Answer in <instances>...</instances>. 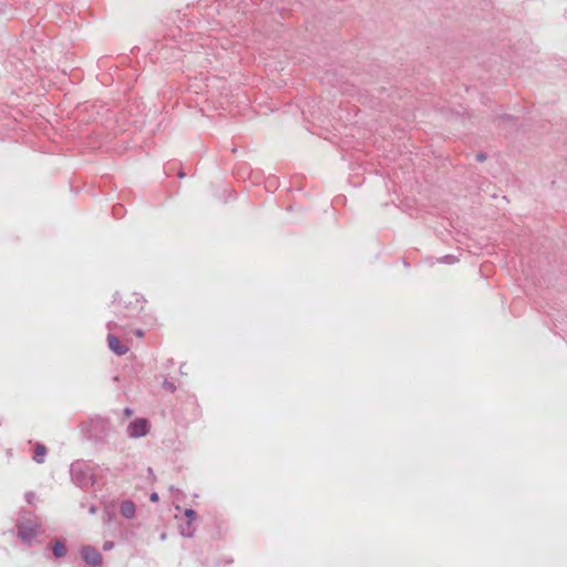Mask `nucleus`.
I'll use <instances>...</instances> for the list:
<instances>
[{
  "mask_svg": "<svg viewBox=\"0 0 567 567\" xmlns=\"http://www.w3.org/2000/svg\"><path fill=\"white\" fill-rule=\"evenodd\" d=\"M148 421L146 419H136L127 426V434L130 437H142L148 432Z\"/></svg>",
  "mask_w": 567,
  "mask_h": 567,
  "instance_id": "7ed1b4c3",
  "label": "nucleus"
},
{
  "mask_svg": "<svg viewBox=\"0 0 567 567\" xmlns=\"http://www.w3.org/2000/svg\"><path fill=\"white\" fill-rule=\"evenodd\" d=\"M81 555L84 561L91 566H100L102 564L101 554L92 546H83Z\"/></svg>",
  "mask_w": 567,
  "mask_h": 567,
  "instance_id": "20e7f679",
  "label": "nucleus"
},
{
  "mask_svg": "<svg viewBox=\"0 0 567 567\" xmlns=\"http://www.w3.org/2000/svg\"><path fill=\"white\" fill-rule=\"evenodd\" d=\"M137 312V306H135L133 309L130 310L127 315H124V318H131Z\"/></svg>",
  "mask_w": 567,
  "mask_h": 567,
  "instance_id": "f8f14e48",
  "label": "nucleus"
},
{
  "mask_svg": "<svg viewBox=\"0 0 567 567\" xmlns=\"http://www.w3.org/2000/svg\"><path fill=\"white\" fill-rule=\"evenodd\" d=\"M179 532L184 537H192L195 533L194 523L188 519L179 525Z\"/></svg>",
  "mask_w": 567,
  "mask_h": 567,
  "instance_id": "423d86ee",
  "label": "nucleus"
},
{
  "mask_svg": "<svg viewBox=\"0 0 567 567\" xmlns=\"http://www.w3.org/2000/svg\"><path fill=\"white\" fill-rule=\"evenodd\" d=\"M185 516H186V518H187L189 522H193V523H194V520H195V519H196V517H197L196 512H195L194 509H190V508H188V509H186V511H185Z\"/></svg>",
  "mask_w": 567,
  "mask_h": 567,
  "instance_id": "1a4fd4ad",
  "label": "nucleus"
},
{
  "mask_svg": "<svg viewBox=\"0 0 567 567\" xmlns=\"http://www.w3.org/2000/svg\"><path fill=\"white\" fill-rule=\"evenodd\" d=\"M45 454H47L45 446L43 444H37L35 449H34L33 460L37 463L41 464L44 462Z\"/></svg>",
  "mask_w": 567,
  "mask_h": 567,
  "instance_id": "0eeeda50",
  "label": "nucleus"
},
{
  "mask_svg": "<svg viewBox=\"0 0 567 567\" xmlns=\"http://www.w3.org/2000/svg\"><path fill=\"white\" fill-rule=\"evenodd\" d=\"M114 547V543L111 542V540H106L104 544H103V549L104 550H110Z\"/></svg>",
  "mask_w": 567,
  "mask_h": 567,
  "instance_id": "9b49d317",
  "label": "nucleus"
},
{
  "mask_svg": "<svg viewBox=\"0 0 567 567\" xmlns=\"http://www.w3.org/2000/svg\"><path fill=\"white\" fill-rule=\"evenodd\" d=\"M120 511L125 518L131 519L135 516L136 507L132 501H124L121 504Z\"/></svg>",
  "mask_w": 567,
  "mask_h": 567,
  "instance_id": "39448f33",
  "label": "nucleus"
},
{
  "mask_svg": "<svg viewBox=\"0 0 567 567\" xmlns=\"http://www.w3.org/2000/svg\"><path fill=\"white\" fill-rule=\"evenodd\" d=\"M124 414H125L126 416H131V415L133 414V410H132L131 408H125V409H124Z\"/></svg>",
  "mask_w": 567,
  "mask_h": 567,
  "instance_id": "4468645a",
  "label": "nucleus"
},
{
  "mask_svg": "<svg viewBox=\"0 0 567 567\" xmlns=\"http://www.w3.org/2000/svg\"><path fill=\"white\" fill-rule=\"evenodd\" d=\"M124 319L118 318L117 321L111 320L106 327L109 330L107 343L111 351L117 355H124L128 352L130 348L126 343L120 341V338H126L128 334L127 323H123Z\"/></svg>",
  "mask_w": 567,
  "mask_h": 567,
  "instance_id": "f257e3e1",
  "label": "nucleus"
},
{
  "mask_svg": "<svg viewBox=\"0 0 567 567\" xmlns=\"http://www.w3.org/2000/svg\"><path fill=\"white\" fill-rule=\"evenodd\" d=\"M134 333H135L138 338H142V337L144 336L143 330H141V329L135 330V331H134Z\"/></svg>",
  "mask_w": 567,
  "mask_h": 567,
  "instance_id": "dca6fc26",
  "label": "nucleus"
},
{
  "mask_svg": "<svg viewBox=\"0 0 567 567\" xmlns=\"http://www.w3.org/2000/svg\"><path fill=\"white\" fill-rule=\"evenodd\" d=\"M95 512H96L95 507H94V506H92V507L90 508V513H91V514H95Z\"/></svg>",
  "mask_w": 567,
  "mask_h": 567,
  "instance_id": "a211bd4d",
  "label": "nucleus"
},
{
  "mask_svg": "<svg viewBox=\"0 0 567 567\" xmlns=\"http://www.w3.org/2000/svg\"><path fill=\"white\" fill-rule=\"evenodd\" d=\"M33 496H34V495H33V493H28V494L25 495L27 501H28L29 503H31V499H32V497H33Z\"/></svg>",
  "mask_w": 567,
  "mask_h": 567,
  "instance_id": "f3484780",
  "label": "nucleus"
},
{
  "mask_svg": "<svg viewBox=\"0 0 567 567\" xmlns=\"http://www.w3.org/2000/svg\"><path fill=\"white\" fill-rule=\"evenodd\" d=\"M455 260H456V259H455V257H454V256H452V255H446V256H444V257L442 258V261H443V262H449V264H452V262H454Z\"/></svg>",
  "mask_w": 567,
  "mask_h": 567,
  "instance_id": "9d476101",
  "label": "nucleus"
},
{
  "mask_svg": "<svg viewBox=\"0 0 567 567\" xmlns=\"http://www.w3.org/2000/svg\"><path fill=\"white\" fill-rule=\"evenodd\" d=\"M150 499H151L152 502H157V501H158V495H157V493H152V494H151V496H150Z\"/></svg>",
  "mask_w": 567,
  "mask_h": 567,
  "instance_id": "2eb2a0df",
  "label": "nucleus"
},
{
  "mask_svg": "<svg viewBox=\"0 0 567 567\" xmlns=\"http://www.w3.org/2000/svg\"><path fill=\"white\" fill-rule=\"evenodd\" d=\"M476 158H477V161H478V162H483V161H485L486 155H485L484 153H478V154L476 155Z\"/></svg>",
  "mask_w": 567,
  "mask_h": 567,
  "instance_id": "ddd939ff",
  "label": "nucleus"
},
{
  "mask_svg": "<svg viewBox=\"0 0 567 567\" xmlns=\"http://www.w3.org/2000/svg\"><path fill=\"white\" fill-rule=\"evenodd\" d=\"M52 550H53V555L56 558L63 557L65 555V553H66L65 545L62 542H56L53 545Z\"/></svg>",
  "mask_w": 567,
  "mask_h": 567,
  "instance_id": "6e6552de",
  "label": "nucleus"
},
{
  "mask_svg": "<svg viewBox=\"0 0 567 567\" xmlns=\"http://www.w3.org/2000/svg\"><path fill=\"white\" fill-rule=\"evenodd\" d=\"M18 534L23 542L30 544L39 534V525L37 523L25 524L23 522H19Z\"/></svg>",
  "mask_w": 567,
  "mask_h": 567,
  "instance_id": "f03ea898",
  "label": "nucleus"
}]
</instances>
